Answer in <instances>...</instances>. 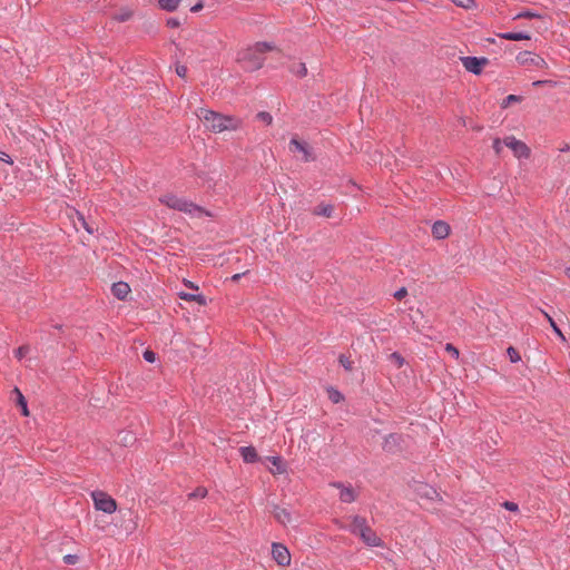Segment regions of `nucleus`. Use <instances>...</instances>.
I'll list each match as a JSON object with an SVG mask.
<instances>
[{
	"label": "nucleus",
	"mask_w": 570,
	"mask_h": 570,
	"mask_svg": "<svg viewBox=\"0 0 570 570\" xmlns=\"http://www.w3.org/2000/svg\"><path fill=\"white\" fill-rule=\"evenodd\" d=\"M275 47L271 42H256L254 46L247 47L237 52V62L246 71H255L263 67L265 62V53L274 50Z\"/></svg>",
	"instance_id": "f257e3e1"
},
{
	"label": "nucleus",
	"mask_w": 570,
	"mask_h": 570,
	"mask_svg": "<svg viewBox=\"0 0 570 570\" xmlns=\"http://www.w3.org/2000/svg\"><path fill=\"white\" fill-rule=\"evenodd\" d=\"M197 117L204 122L206 128L214 132H222L225 130H237L242 120L232 116H225L216 111L200 108Z\"/></svg>",
	"instance_id": "f03ea898"
},
{
	"label": "nucleus",
	"mask_w": 570,
	"mask_h": 570,
	"mask_svg": "<svg viewBox=\"0 0 570 570\" xmlns=\"http://www.w3.org/2000/svg\"><path fill=\"white\" fill-rule=\"evenodd\" d=\"M348 531L361 538L368 547H383V541L377 537L375 531L367 524L366 519L360 515L352 517Z\"/></svg>",
	"instance_id": "7ed1b4c3"
},
{
	"label": "nucleus",
	"mask_w": 570,
	"mask_h": 570,
	"mask_svg": "<svg viewBox=\"0 0 570 570\" xmlns=\"http://www.w3.org/2000/svg\"><path fill=\"white\" fill-rule=\"evenodd\" d=\"M160 202L165 204L167 207L189 214V215H200L204 213V209L196 204L188 202L186 198H180L176 195H165L160 198Z\"/></svg>",
	"instance_id": "20e7f679"
},
{
	"label": "nucleus",
	"mask_w": 570,
	"mask_h": 570,
	"mask_svg": "<svg viewBox=\"0 0 570 570\" xmlns=\"http://www.w3.org/2000/svg\"><path fill=\"white\" fill-rule=\"evenodd\" d=\"M91 498L97 510L111 514L117 510V502L104 491H92Z\"/></svg>",
	"instance_id": "39448f33"
},
{
	"label": "nucleus",
	"mask_w": 570,
	"mask_h": 570,
	"mask_svg": "<svg viewBox=\"0 0 570 570\" xmlns=\"http://www.w3.org/2000/svg\"><path fill=\"white\" fill-rule=\"evenodd\" d=\"M503 144L509 147L519 159H528L531 155L530 148L523 141L518 140L514 136L505 137Z\"/></svg>",
	"instance_id": "423d86ee"
},
{
	"label": "nucleus",
	"mask_w": 570,
	"mask_h": 570,
	"mask_svg": "<svg viewBox=\"0 0 570 570\" xmlns=\"http://www.w3.org/2000/svg\"><path fill=\"white\" fill-rule=\"evenodd\" d=\"M460 60L463 67L474 75H480L482 72L483 67H485L489 63V59L485 57L478 58L466 56L461 57Z\"/></svg>",
	"instance_id": "0eeeda50"
},
{
	"label": "nucleus",
	"mask_w": 570,
	"mask_h": 570,
	"mask_svg": "<svg viewBox=\"0 0 570 570\" xmlns=\"http://www.w3.org/2000/svg\"><path fill=\"white\" fill-rule=\"evenodd\" d=\"M517 61L522 65V66H528V65H531L535 68H547L548 65L546 62V60L538 56V55H534L532 53L531 51H522L520 52L518 56H517Z\"/></svg>",
	"instance_id": "6e6552de"
},
{
	"label": "nucleus",
	"mask_w": 570,
	"mask_h": 570,
	"mask_svg": "<svg viewBox=\"0 0 570 570\" xmlns=\"http://www.w3.org/2000/svg\"><path fill=\"white\" fill-rule=\"evenodd\" d=\"M404 439L401 434L391 433L385 436L382 448L385 452L395 454L403 450Z\"/></svg>",
	"instance_id": "1a4fd4ad"
},
{
	"label": "nucleus",
	"mask_w": 570,
	"mask_h": 570,
	"mask_svg": "<svg viewBox=\"0 0 570 570\" xmlns=\"http://www.w3.org/2000/svg\"><path fill=\"white\" fill-rule=\"evenodd\" d=\"M272 556L278 566L286 567L291 563V553L283 543L274 542L272 544Z\"/></svg>",
	"instance_id": "9d476101"
},
{
	"label": "nucleus",
	"mask_w": 570,
	"mask_h": 570,
	"mask_svg": "<svg viewBox=\"0 0 570 570\" xmlns=\"http://www.w3.org/2000/svg\"><path fill=\"white\" fill-rule=\"evenodd\" d=\"M272 513L276 521L283 525L293 524L297 521V519L293 517L292 512L285 507L275 504L273 505Z\"/></svg>",
	"instance_id": "9b49d317"
},
{
	"label": "nucleus",
	"mask_w": 570,
	"mask_h": 570,
	"mask_svg": "<svg viewBox=\"0 0 570 570\" xmlns=\"http://www.w3.org/2000/svg\"><path fill=\"white\" fill-rule=\"evenodd\" d=\"M331 485L340 490V500L342 502L351 503L356 500L357 495L352 487H346L342 482H333Z\"/></svg>",
	"instance_id": "f8f14e48"
},
{
	"label": "nucleus",
	"mask_w": 570,
	"mask_h": 570,
	"mask_svg": "<svg viewBox=\"0 0 570 570\" xmlns=\"http://www.w3.org/2000/svg\"><path fill=\"white\" fill-rule=\"evenodd\" d=\"M289 148L293 153H302L304 161H309L314 159L313 157H311L307 144L299 141L297 138L291 139Z\"/></svg>",
	"instance_id": "ddd939ff"
},
{
	"label": "nucleus",
	"mask_w": 570,
	"mask_h": 570,
	"mask_svg": "<svg viewBox=\"0 0 570 570\" xmlns=\"http://www.w3.org/2000/svg\"><path fill=\"white\" fill-rule=\"evenodd\" d=\"M450 234V225L443 220H438L432 226V235L436 239H444Z\"/></svg>",
	"instance_id": "4468645a"
},
{
	"label": "nucleus",
	"mask_w": 570,
	"mask_h": 570,
	"mask_svg": "<svg viewBox=\"0 0 570 570\" xmlns=\"http://www.w3.org/2000/svg\"><path fill=\"white\" fill-rule=\"evenodd\" d=\"M111 292L118 299H125L130 293V287L125 282H117L112 284Z\"/></svg>",
	"instance_id": "2eb2a0df"
},
{
	"label": "nucleus",
	"mask_w": 570,
	"mask_h": 570,
	"mask_svg": "<svg viewBox=\"0 0 570 570\" xmlns=\"http://www.w3.org/2000/svg\"><path fill=\"white\" fill-rule=\"evenodd\" d=\"M239 452L246 463H254L258 460V455L254 446H242Z\"/></svg>",
	"instance_id": "dca6fc26"
},
{
	"label": "nucleus",
	"mask_w": 570,
	"mask_h": 570,
	"mask_svg": "<svg viewBox=\"0 0 570 570\" xmlns=\"http://www.w3.org/2000/svg\"><path fill=\"white\" fill-rule=\"evenodd\" d=\"M500 38L512 41L530 40L531 36L527 32H503L498 35Z\"/></svg>",
	"instance_id": "f3484780"
},
{
	"label": "nucleus",
	"mask_w": 570,
	"mask_h": 570,
	"mask_svg": "<svg viewBox=\"0 0 570 570\" xmlns=\"http://www.w3.org/2000/svg\"><path fill=\"white\" fill-rule=\"evenodd\" d=\"M179 297L187 302H196L199 305H206V303H207L206 297L202 294H190V293L181 292L179 294Z\"/></svg>",
	"instance_id": "a211bd4d"
},
{
	"label": "nucleus",
	"mask_w": 570,
	"mask_h": 570,
	"mask_svg": "<svg viewBox=\"0 0 570 570\" xmlns=\"http://www.w3.org/2000/svg\"><path fill=\"white\" fill-rule=\"evenodd\" d=\"M417 493L421 497H424L426 499L433 500L434 498L439 497L436 490L428 484H421L417 488Z\"/></svg>",
	"instance_id": "6ab92c4d"
},
{
	"label": "nucleus",
	"mask_w": 570,
	"mask_h": 570,
	"mask_svg": "<svg viewBox=\"0 0 570 570\" xmlns=\"http://www.w3.org/2000/svg\"><path fill=\"white\" fill-rule=\"evenodd\" d=\"M334 207L330 204H320L317 205L313 213L317 216L331 217L333 214Z\"/></svg>",
	"instance_id": "aec40b11"
},
{
	"label": "nucleus",
	"mask_w": 570,
	"mask_h": 570,
	"mask_svg": "<svg viewBox=\"0 0 570 570\" xmlns=\"http://www.w3.org/2000/svg\"><path fill=\"white\" fill-rule=\"evenodd\" d=\"M181 0H158V4L160 9L173 12L177 10L179 7Z\"/></svg>",
	"instance_id": "412c9836"
},
{
	"label": "nucleus",
	"mask_w": 570,
	"mask_h": 570,
	"mask_svg": "<svg viewBox=\"0 0 570 570\" xmlns=\"http://www.w3.org/2000/svg\"><path fill=\"white\" fill-rule=\"evenodd\" d=\"M13 393L17 395V404L21 407L22 415L28 416L29 411L27 406V401L19 389H14Z\"/></svg>",
	"instance_id": "4be33fe9"
},
{
	"label": "nucleus",
	"mask_w": 570,
	"mask_h": 570,
	"mask_svg": "<svg viewBox=\"0 0 570 570\" xmlns=\"http://www.w3.org/2000/svg\"><path fill=\"white\" fill-rule=\"evenodd\" d=\"M541 313L544 315V317L547 318V321L549 322L551 328L553 330V332L562 340V341H566V337L563 335V333L561 332V330L559 328V326L557 325V323L554 322V320L547 313L544 312L543 309H541Z\"/></svg>",
	"instance_id": "5701e85b"
},
{
	"label": "nucleus",
	"mask_w": 570,
	"mask_h": 570,
	"mask_svg": "<svg viewBox=\"0 0 570 570\" xmlns=\"http://www.w3.org/2000/svg\"><path fill=\"white\" fill-rule=\"evenodd\" d=\"M456 7L463 9H474L476 8V2L474 0H451Z\"/></svg>",
	"instance_id": "b1692460"
},
{
	"label": "nucleus",
	"mask_w": 570,
	"mask_h": 570,
	"mask_svg": "<svg viewBox=\"0 0 570 570\" xmlns=\"http://www.w3.org/2000/svg\"><path fill=\"white\" fill-rule=\"evenodd\" d=\"M292 71L298 77H305L307 75V68L305 63L298 62L292 67Z\"/></svg>",
	"instance_id": "393cba45"
},
{
	"label": "nucleus",
	"mask_w": 570,
	"mask_h": 570,
	"mask_svg": "<svg viewBox=\"0 0 570 570\" xmlns=\"http://www.w3.org/2000/svg\"><path fill=\"white\" fill-rule=\"evenodd\" d=\"M522 101V97L521 96H517V95H509L507 96L502 104H501V107L502 108H508L511 104L513 102H520Z\"/></svg>",
	"instance_id": "a878e982"
},
{
	"label": "nucleus",
	"mask_w": 570,
	"mask_h": 570,
	"mask_svg": "<svg viewBox=\"0 0 570 570\" xmlns=\"http://www.w3.org/2000/svg\"><path fill=\"white\" fill-rule=\"evenodd\" d=\"M328 399L333 403H340L341 401H343L344 397L340 391H337L335 389H330L328 390Z\"/></svg>",
	"instance_id": "bb28decb"
},
{
	"label": "nucleus",
	"mask_w": 570,
	"mask_h": 570,
	"mask_svg": "<svg viewBox=\"0 0 570 570\" xmlns=\"http://www.w3.org/2000/svg\"><path fill=\"white\" fill-rule=\"evenodd\" d=\"M507 354L512 363H518L521 360L519 352L513 346L508 347Z\"/></svg>",
	"instance_id": "cd10ccee"
},
{
	"label": "nucleus",
	"mask_w": 570,
	"mask_h": 570,
	"mask_svg": "<svg viewBox=\"0 0 570 570\" xmlns=\"http://www.w3.org/2000/svg\"><path fill=\"white\" fill-rule=\"evenodd\" d=\"M338 362L346 371H352L353 362L350 360V357H347L344 354H341L338 357Z\"/></svg>",
	"instance_id": "c85d7f7f"
},
{
	"label": "nucleus",
	"mask_w": 570,
	"mask_h": 570,
	"mask_svg": "<svg viewBox=\"0 0 570 570\" xmlns=\"http://www.w3.org/2000/svg\"><path fill=\"white\" fill-rule=\"evenodd\" d=\"M390 360L396 365L397 368L402 367V365L404 364L403 356L397 352L390 354Z\"/></svg>",
	"instance_id": "c756f323"
},
{
	"label": "nucleus",
	"mask_w": 570,
	"mask_h": 570,
	"mask_svg": "<svg viewBox=\"0 0 570 570\" xmlns=\"http://www.w3.org/2000/svg\"><path fill=\"white\" fill-rule=\"evenodd\" d=\"M206 495H207V489L203 488V487H198L195 491L189 493L190 499L205 498Z\"/></svg>",
	"instance_id": "7c9ffc66"
},
{
	"label": "nucleus",
	"mask_w": 570,
	"mask_h": 570,
	"mask_svg": "<svg viewBox=\"0 0 570 570\" xmlns=\"http://www.w3.org/2000/svg\"><path fill=\"white\" fill-rule=\"evenodd\" d=\"M259 120L264 121L267 125H271L273 122V117L267 111H261L256 116Z\"/></svg>",
	"instance_id": "2f4dec72"
},
{
	"label": "nucleus",
	"mask_w": 570,
	"mask_h": 570,
	"mask_svg": "<svg viewBox=\"0 0 570 570\" xmlns=\"http://www.w3.org/2000/svg\"><path fill=\"white\" fill-rule=\"evenodd\" d=\"M30 347L28 345H22L16 350V357L21 360L29 353Z\"/></svg>",
	"instance_id": "473e14b6"
},
{
	"label": "nucleus",
	"mask_w": 570,
	"mask_h": 570,
	"mask_svg": "<svg viewBox=\"0 0 570 570\" xmlns=\"http://www.w3.org/2000/svg\"><path fill=\"white\" fill-rule=\"evenodd\" d=\"M540 16L535 12H532V11H522L520 13H518L513 19H521V18H539Z\"/></svg>",
	"instance_id": "72a5a7b5"
},
{
	"label": "nucleus",
	"mask_w": 570,
	"mask_h": 570,
	"mask_svg": "<svg viewBox=\"0 0 570 570\" xmlns=\"http://www.w3.org/2000/svg\"><path fill=\"white\" fill-rule=\"evenodd\" d=\"M130 17H131V11L126 10V11H124V12H121V13L117 14V16L115 17V19H116L117 21H119V22H125V21L129 20V19H130Z\"/></svg>",
	"instance_id": "f704fd0d"
},
{
	"label": "nucleus",
	"mask_w": 570,
	"mask_h": 570,
	"mask_svg": "<svg viewBox=\"0 0 570 570\" xmlns=\"http://www.w3.org/2000/svg\"><path fill=\"white\" fill-rule=\"evenodd\" d=\"M142 356L148 363H154L156 361V353L150 350H146Z\"/></svg>",
	"instance_id": "c9c22d12"
},
{
	"label": "nucleus",
	"mask_w": 570,
	"mask_h": 570,
	"mask_svg": "<svg viewBox=\"0 0 570 570\" xmlns=\"http://www.w3.org/2000/svg\"><path fill=\"white\" fill-rule=\"evenodd\" d=\"M135 441V436L130 432H125L124 436L121 438L120 442L124 445H128L129 443Z\"/></svg>",
	"instance_id": "e433bc0d"
},
{
	"label": "nucleus",
	"mask_w": 570,
	"mask_h": 570,
	"mask_svg": "<svg viewBox=\"0 0 570 570\" xmlns=\"http://www.w3.org/2000/svg\"><path fill=\"white\" fill-rule=\"evenodd\" d=\"M176 73L180 78H186L187 76V67L184 65H177L176 66Z\"/></svg>",
	"instance_id": "4c0bfd02"
},
{
	"label": "nucleus",
	"mask_w": 570,
	"mask_h": 570,
	"mask_svg": "<svg viewBox=\"0 0 570 570\" xmlns=\"http://www.w3.org/2000/svg\"><path fill=\"white\" fill-rule=\"evenodd\" d=\"M493 149H494L497 155L501 154V151H502V141H501V139L495 138L493 140Z\"/></svg>",
	"instance_id": "58836bf2"
},
{
	"label": "nucleus",
	"mask_w": 570,
	"mask_h": 570,
	"mask_svg": "<svg viewBox=\"0 0 570 570\" xmlns=\"http://www.w3.org/2000/svg\"><path fill=\"white\" fill-rule=\"evenodd\" d=\"M406 295H407V291H406V288H405V287H401V288H399V289L394 293V297H395L396 299H399V301H400V299H402V298H404Z\"/></svg>",
	"instance_id": "ea45409f"
},
{
	"label": "nucleus",
	"mask_w": 570,
	"mask_h": 570,
	"mask_svg": "<svg viewBox=\"0 0 570 570\" xmlns=\"http://www.w3.org/2000/svg\"><path fill=\"white\" fill-rule=\"evenodd\" d=\"M503 507H504L507 510H509V511H513V512H514V511H518V509H519L518 504H517V503H514V502H511V501H505V502L503 503Z\"/></svg>",
	"instance_id": "a19ab883"
},
{
	"label": "nucleus",
	"mask_w": 570,
	"mask_h": 570,
	"mask_svg": "<svg viewBox=\"0 0 570 570\" xmlns=\"http://www.w3.org/2000/svg\"><path fill=\"white\" fill-rule=\"evenodd\" d=\"M445 350L451 353L455 358L459 357V350L454 347L452 344H446Z\"/></svg>",
	"instance_id": "79ce46f5"
},
{
	"label": "nucleus",
	"mask_w": 570,
	"mask_h": 570,
	"mask_svg": "<svg viewBox=\"0 0 570 570\" xmlns=\"http://www.w3.org/2000/svg\"><path fill=\"white\" fill-rule=\"evenodd\" d=\"M167 26L169 28H178L180 26V21L177 18H169L167 20Z\"/></svg>",
	"instance_id": "37998d69"
},
{
	"label": "nucleus",
	"mask_w": 570,
	"mask_h": 570,
	"mask_svg": "<svg viewBox=\"0 0 570 570\" xmlns=\"http://www.w3.org/2000/svg\"><path fill=\"white\" fill-rule=\"evenodd\" d=\"M204 8V4L202 1L197 2L196 4H194L191 8H190V11L196 13L198 11H200L202 9Z\"/></svg>",
	"instance_id": "c03bdc74"
},
{
	"label": "nucleus",
	"mask_w": 570,
	"mask_h": 570,
	"mask_svg": "<svg viewBox=\"0 0 570 570\" xmlns=\"http://www.w3.org/2000/svg\"><path fill=\"white\" fill-rule=\"evenodd\" d=\"M80 222H81L82 227H83L88 233H90V234H92V233H94L92 228H91V227H89L88 223L85 220V218H83L82 216L80 217Z\"/></svg>",
	"instance_id": "a18cd8bd"
},
{
	"label": "nucleus",
	"mask_w": 570,
	"mask_h": 570,
	"mask_svg": "<svg viewBox=\"0 0 570 570\" xmlns=\"http://www.w3.org/2000/svg\"><path fill=\"white\" fill-rule=\"evenodd\" d=\"M76 558H77L76 556L67 554V556H65L63 559H65L66 563H73Z\"/></svg>",
	"instance_id": "49530a36"
},
{
	"label": "nucleus",
	"mask_w": 570,
	"mask_h": 570,
	"mask_svg": "<svg viewBox=\"0 0 570 570\" xmlns=\"http://www.w3.org/2000/svg\"><path fill=\"white\" fill-rule=\"evenodd\" d=\"M0 159L7 161L8 164H12V160L6 153H0Z\"/></svg>",
	"instance_id": "de8ad7c7"
},
{
	"label": "nucleus",
	"mask_w": 570,
	"mask_h": 570,
	"mask_svg": "<svg viewBox=\"0 0 570 570\" xmlns=\"http://www.w3.org/2000/svg\"><path fill=\"white\" fill-rule=\"evenodd\" d=\"M549 82H550L549 80H537V81H534L532 85H533L534 87H540V86H542V85H544V83H549Z\"/></svg>",
	"instance_id": "09e8293b"
},
{
	"label": "nucleus",
	"mask_w": 570,
	"mask_h": 570,
	"mask_svg": "<svg viewBox=\"0 0 570 570\" xmlns=\"http://www.w3.org/2000/svg\"><path fill=\"white\" fill-rule=\"evenodd\" d=\"M272 460L273 464L277 465L278 471L282 472V470L279 469L281 459L278 456H274Z\"/></svg>",
	"instance_id": "8fccbe9b"
},
{
	"label": "nucleus",
	"mask_w": 570,
	"mask_h": 570,
	"mask_svg": "<svg viewBox=\"0 0 570 570\" xmlns=\"http://www.w3.org/2000/svg\"><path fill=\"white\" fill-rule=\"evenodd\" d=\"M243 275H244V274H235V275H233V276H232V281L237 282V281H239V279H240V277H242Z\"/></svg>",
	"instance_id": "3c124183"
},
{
	"label": "nucleus",
	"mask_w": 570,
	"mask_h": 570,
	"mask_svg": "<svg viewBox=\"0 0 570 570\" xmlns=\"http://www.w3.org/2000/svg\"><path fill=\"white\" fill-rule=\"evenodd\" d=\"M185 284H186V286H188V287H190V288L198 289V287H197V286H195L191 282H186Z\"/></svg>",
	"instance_id": "603ef678"
},
{
	"label": "nucleus",
	"mask_w": 570,
	"mask_h": 570,
	"mask_svg": "<svg viewBox=\"0 0 570 570\" xmlns=\"http://www.w3.org/2000/svg\"><path fill=\"white\" fill-rule=\"evenodd\" d=\"M564 273L570 278V267L566 268Z\"/></svg>",
	"instance_id": "864d4df0"
},
{
	"label": "nucleus",
	"mask_w": 570,
	"mask_h": 570,
	"mask_svg": "<svg viewBox=\"0 0 570 570\" xmlns=\"http://www.w3.org/2000/svg\"><path fill=\"white\" fill-rule=\"evenodd\" d=\"M569 150V146L563 147L562 151Z\"/></svg>",
	"instance_id": "5fc2aeb1"
}]
</instances>
